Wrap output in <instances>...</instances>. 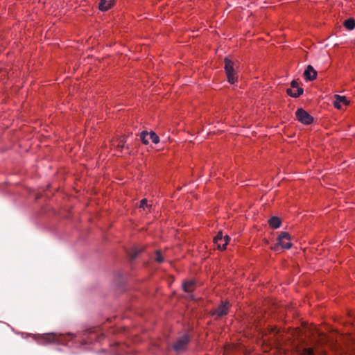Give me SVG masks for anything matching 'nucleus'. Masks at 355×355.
Here are the masks:
<instances>
[{"label": "nucleus", "instance_id": "6ab92c4d", "mask_svg": "<svg viewBox=\"0 0 355 355\" xmlns=\"http://www.w3.org/2000/svg\"><path fill=\"white\" fill-rule=\"evenodd\" d=\"M295 88L297 89V88H300V87H299L298 83H297V81L293 80L291 82V89H295Z\"/></svg>", "mask_w": 355, "mask_h": 355}, {"label": "nucleus", "instance_id": "9b49d317", "mask_svg": "<svg viewBox=\"0 0 355 355\" xmlns=\"http://www.w3.org/2000/svg\"><path fill=\"white\" fill-rule=\"evenodd\" d=\"M114 4V0H101L98 8L101 11H107Z\"/></svg>", "mask_w": 355, "mask_h": 355}, {"label": "nucleus", "instance_id": "f257e3e1", "mask_svg": "<svg viewBox=\"0 0 355 355\" xmlns=\"http://www.w3.org/2000/svg\"><path fill=\"white\" fill-rule=\"evenodd\" d=\"M225 71L228 82L231 84L235 83L237 81V77L234 73V62L227 58H225Z\"/></svg>", "mask_w": 355, "mask_h": 355}, {"label": "nucleus", "instance_id": "0eeeda50", "mask_svg": "<svg viewBox=\"0 0 355 355\" xmlns=\"http://www.w3.org/2000/svg\"><path fill=\"white\" fill-rule=\"evenodd\" d=\"M230 238L228 236H223L221 232H218V234L214 237V241L217 245L220 250H225L228 243Z\"/></svg>", "mask_w": 355, "mask_h": 355}, {"label": "nucleus", "instance_id": "a211bd4d", "mask_svg": "<svg viewBox=\"0 0 355 355\" xmlns=\"http://www.w3.org/2000/svg\"><path fill=\"white\" fill-rule=\"evenodd\" d=\"M147 207H148L147 200L146 199L141 200V202H140L139 207L140 208H143L144 209H145V208Z\"/></svg>", "mask_w": 355, "mask_h": 355}, {"label": "nucleus", "instance_id": "423d86ee", "mask_svg": "<svg viewBox=\"0 0 355 355\" xmlns=\"http://www.w3.org/2000/svg\"><path fill=\"white\" fill-rule=\"evenodd\" d=\"M65 338L64 336L60 335L57 336L53 334H48L42 336L41 343L47 344L52 342H57L62 344L64 343V339Z\"/></svg>", "mask_w": 355, "mask_h": 355}, {"label": "nucleus", "instance_id": "9d476101", "mask_svg": "<svg viewBox=\"0 0 355 355\" xmlns=\"http://www.w3.org/2000/svg\"><path fill=\"white\" fill-rule=\"evenodd\" d=\"M304 76L307 80L312 81L317 77V71L311 65H308L304 71Z\"/></svg>", "mask_w": 355, "mask_h": 355}, {"label": "nucleus", "instance_id": "4468645a", "mask_svg": "<svg viewBox=\"0 0 355 355\" xmlns=\"http://www.w3.org/2000/svg\"><path fill=\"white\" fill-rule=\"evenodd\" d=\"M303 93L302 88L288 89L287 94L291 97L297 98Z\"/></svg>", "mask_w": 355, "mask_h": 355}, {"label": "nucleus", "instance_id": "412c9836", "mask_svg": "<svg viewBox=\"0 0 355 355\" xmlns=\"http://www.w3.org/2000/svg\"><path fill=\"white\" fill-rule=\"evenodd\" d=\"M67 336L69 338L70 340H72L74 338V336L71 334H68Z\"/></svg>", "mask_w": 355, "mask_h": 355}, {"label": "nucleus", "instance_id": "1a4fd4ad", "mask_svg": "<svg viewBox=\"0 0 355 355\" xmlns=\"http://www.w3.org/2000/svg\"><path fill=\"white\" fill-rule=\"evenodd\" d=\"M349 101L345 96L338 94L334 96V105L336 108L341 109L343 105H347Z\"/></svg>", "mask_w": 355, "mask_h": 355}, {"label": "nucleus", "instance_id": "f03ea898", "mask_svg": "<svg viewBox=\"0 0 355 355\" xmlns=\"http://www.w3.org/2000/svg\"><path fill=\"white\" fill-rule=\"evenodd\" d=\"M295 115L297 120L304 125H309L313 121V118L302 108L297 109Z\"/></svg>", "mask_w": 355, "mask_h": 355}, {"label": "nucleus", "instance_id": "aec40b11", "mask_svg": "<svg viewBox=\"0 0 355 355\" xmlns=\"http://www.w3.org/2000/svg\"><path fill=\"white\" fill-rule=\"evenodd\" d=\"M139 252L137 250H135L134 253L132 256V259H135L137 256L138 255Z\"/></svg>", "mask_w": 355, "mask_h": 355}, {"label": "nucleus", "instance_id": "f3484780", "mask_svg": "<svg viewBox=\"0 0 355 355\" xmlns=\"http://www.w3.org/2000/svg\"><path fill=\"white\" fill-rule=\"evenodd\" d=\"M155 260H156V261H157L159 263H162L164 261V258L162 256V254H160L159 251H157V252H156Z\"/></svg>", "mask_w": 355, "mask_h": 355}, {"label": "nucleus", "instance_id": "6e6552de", "mask_svg": "<svg viewBox=\"0 0 355 355\" xmlns=\"http://www.w3.org/2000/svg\"><path fill=\"white\" fill-rule=\"evenodd\" d=\"M230 304L228 302H222L221 304L213 311L212 314L217 317H222L227 314Z\"/></svg>", "mask_w": 355, "mask_h": 355}, {"label": "nucleus", "instance_id": "7ed1b4c3", "mask_svg": "<svg viewBox=\"0 0 355 355\" xmlns=\"http://www.w3.org/2000/svg\"><path fill=\"white\" fill-rule=\"evenodd\" d=\"M140 139L146 145L149 144L150 140L155 144H157L159 142V137L154 132H150L148 133L147 131H143L140 134Z\"/></svg>", "mask_w": 355, "mask_h": 355}, {"label": "nucleus", "instance_id": "f8f14e48", "mask_svg": "<svg viewBox=\"0 0 355 355\" xmlns=\"http://www.w3.org/2000/svg\"><path fill=\"white\" fill-rule=\"evenodd\" d=\"M196 286V283L193 280L186 282L183 284V290L187 293L192 292Z\"/></svg>", "mask_w": 355, "mask_h": 355}, {"label": "nucleus", "instance_id": "dca6fc26", "mask_svg": "<svg viewBox=\"0 0 355 355\" xmlns=\"http://www.w3.org/2000/svg\"><path fill=\"white\" fill-rule=\"evenodd\" d=\"M300 355H314V351L312 348H304Z\"/></svg>", "mask_w": 355, "mask_h": 355}, {"label": "nucleus", "instance_id": "20e7f679", "mask_svg": "<svg viewBox=\"0 0 355 355\" xmlns=\"http://www.w3.org/2000/svg\"><path fill=\"white\" fill-rule=\"evenodd\" d=\"M189 342V338L187 335L180 337L173 344V349L177 352H183L187 349Z\"/></svg>", "mask_w": 355, "mask_h": 355}, {"label": "nucleus", "instance_id": "ddd939ff", "mask_svg": "<svg viewBox=\"0 0 355 355\" xmlns=\"http://www.w3.org/2000/svg\"><path fill=\"white\" fill-rule=\"evenodd\" d=\"M268 223L271 227L277 229L281 225V220L277 216H272L269 219Z\"/></svg>", "mask_w": 355, "mask_h": 355}, {"label": "nucleus", "instance_id": "2eb2a0df", "mask_svg": "<svg viewBox=\"0 0 355 355\" xmlns=\"http://www.w3.org/2000/svg\"><path fill=\"white\" fill-rule=\"evenodd\" d=\"M344 26L349 30H353L355 28V21L353 19L345 20Z\"/></svg>", "mask_w": 355, "mask_h": 355}, {"label": "nucleus", "instance_id": "39448f33", "mask_svg": "<svg viewBox=\"0 0 355 355\" xmlns=\"http://www.w3.org/2000/svg\"><path fill=\"white\" fill-rule=\"evenodd\" d=\"M277 245H280L282 248H291L292 243L291 242L290 234L285 232H281L277 239Z\"/></svg>", "mask_w": 355, "mask_h": 355}]
</instances>
